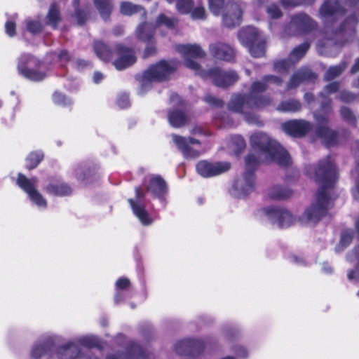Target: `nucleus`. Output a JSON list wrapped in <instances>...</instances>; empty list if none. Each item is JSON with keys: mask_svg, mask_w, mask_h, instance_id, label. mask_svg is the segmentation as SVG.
<instances>
[{"mask_svg": "<svg viewBox=\"0 0 359 359\" xmlns=\"http://www.w3.org/2000/svg\"><path fill=\"white\" fill-rule=\"evenodd\" d=\"M309 175L318 184L319 189L313 201L305 210L300 219L302 223L313 225L325 216L332 207L331 191L337 179V174L330 157H327L311 168Z\"/></svg>", "mask_w": 359, "mask_h": 359, "instance_id": "obj_1", "label": "nucleus"}, {"mask_svg": "<svg viewBox=\"0 0 359 359\" xmlns=\"http://www.w3.org/2000/svg\"><path fill=\"white\" fill-rule=\"evenodd\" d=\"M264 82L256 81L251 86L249 95L235 94L232 95L229 104V110L241 114L250 123L262 125V122L256 114V111L266 105L269 100L259 94L264 91L271 83L280 84L282 81L275 76H267Z\"/></svg>", "mask_w": 359, "mask_h": 359, "instance_id": "obj_2", "label": "nucleus"}, {"mask_svg": "<svg viewBox=\"0 0 359 359\" xmlns=\"http://www.w3.org/2000/svg\"><path fill=\"white\" fill-rule=\"evenodd\" d=\"M250 143L253 150L258 153L255 156L251 153L245 158L248 169L255 168L259 163L274 161L280 165L290 163V157L287 152L276 141L270 139L265 133H256L250 137Z\"/></svg>", "mask_w": 359, "mask_h": 359, "instance_id": "obj_3", "label": "nucleus"}, {"mask_svg": "<svg viewBox=\"0 0 359 359\" xmlns=\"http://www.w3.org/2000/svg\"><path fill=\"white\" fill-rule=\"evenodd\" d=\"M177 50L184 57V65L187 67L196 71L203 78L211 79L217 86L226 87L238 80V75L233 71L224 72L219 69L209 71L201 70L198 64L191 60V58L202 57L205 55L198 45H178Z\"/></svg>", "mask_w": 359, "mask_h": 359, "instance_id": "obj_4", "label": "nucleus"}, {"mask_svg": "<svg viewBox=\"0 0 359 359\" xmlns=\"http://www.w3.org/2000/svg\"><path fill=\"white\" fill-rule=\"evenodd\" d=\"M176 64L173 62L161 61L151 66L140 78L142 92L149 88L154 82L168 79L170 74L175 69Z\"/></svg>", "mask_w": 359, "mask_h": 359, "instance_id": "obj_5", "label": "nucleus"}, {"mask_svg": "<svg viewBox=\"0 0 359 359\" xmlns=\"http://www.w3.org/2000/svg\"><path fill=\"white\" fill-rule=\"evenodd\" d=\"M210 11L215 15L222 12L223 22L225 26L231 27L241 22L242 12L238 4H227L224 8V0H208Z\"/></svg>", "mask_w": 359, "mask_h": 359, "instance_id": "obj_6", "label": "nucleus"}, {"mask_svg": "<svg viewBox=\"0 0 359 359\" xmlns=\"http://www.w3.org/2000/svg\"><path fill=\"white\" fill-rule=\"evenodd\" d=\"M19 73L31 81H41L45 76L42 72L43 67L34 57L29 55H22L18 65Z\"/></svg>", "mask_w": 359, "mask_h": 359, "instance_id": "obj_7", "label": "nucleus"}, {"mask_svg": "<svg viewBox=\"0 0 359 359\" xmlns=\"http://www.w3.org/2000/svg\"><path fill=\"white\" fill-rule=\"evenodd\" d=\"M146 194L142 188L135 189V197L128 199L135 216L144 226L151 225L156 219L146 209Z\"/></svg>", "mask_w": 359, "mask_h": 359, "instance_id": "obj_8", "label": "nucleus"}, {"mask_svg": "<svg viewBox=\"0 0 359 359\" xmlns=\"http://www.w3.org/2000/svg\"><path fill=\"white\" fill-rule=\"evenodd\" d=\"M241 43L249 48L252 56L259 57L264 54V46L262 43H257L259 40V32L252 27L242 29L238 33Z\"/></svg>", "mask_w": 359, "mask_h": 359, "instance_id": "obj_9", "label": "nucleus"}, {"mask_svg": "<svg viewBox=\"0 0 359 359\" xmlns=\"http://www.w3.org/2000/svg\"><path fill=\"white\" fill-rule=\"evenodd\" d=\"M37 180L35 177L28 179L22 174H19L17 179L18 185L28 195L30 201L39 208L44 209L47 203L43 196L36 189Z\"/></svg>", "mask_w": 359, "mask_h": 359, "instance_id": "obj_10", "label": "nucleus"}, {"mask_svg": "<svg viewBox=\"0 0 359 359\" xmlns=\"http://www.w3.org/2000/svg\"><path fill=\"white\" fill-rule=\"evenodd\" d=\"M262 213L273 224L280 227H287L294 221L291 213L285 209L267 207L262 210Z\"/></svg>", "mask_w": 359, "mask_h": 359, "instance_id": "obj_11", "label": "nucleus"}, {"mask_svg": "<svg viewBox=\"0 0 359 359\" xmlns=\"http://www.w3.org/2000/svg\"><path fill=\"white\" fill-rule=\"evenodd\" d=\"M255 189V179L251 171H247L233 183L232 194L236 197H243L252 193Z\"/></svg>", "mask_w": 359, "mask_h": 359, "instance_id": "obj_12", "label": "nucleus"}, {"mask_svg": "<svg viewBox=\"0 0 359 359\" xmlns=\"http://www.w3.org/2000/svg\"><path fill=\"white\" fill-rule=\"evenodd\" d=\"M172 139L175 145L182 152L185 158L194 159L200 156L201 151L191 147V145H199L198 140L192 137L185 138L177 135H172Z\"/></svg>", "mask_w": 359, "mask_h": 359, "instance_id": "obj_13", "label": "nucleus"}, {"mask_svg": "<svg viewBox=\"0 0 359 359\" xmlns=\"http://www.w3.org/2000/svg\"><path fill=\"white\" fill-rule=\"evenodd\" d=\"M230 167L231 165L228 162L210 163L201 161L197 163L196 170L203 177H211L226 172Z\"/></svg>", "mask_w": 359, "mask_h": 359, "instance_id": "obj_14", "label": "nucleus"}, {"mask_svg": "<svg viewBox=\"0 0 359 359\" xmlns=\"http://www.w3.org/2000/svg\"><path fill=\"white\" fill-rule=\"evenodd\" d=\"M309 47L308 43H304L295 48L290 55V61L281 60L276 62L273 66L274 70L280 73L287 72L294 62L299 61L305 55Z\"/></svg>", "mask_w": 359, "mask_h": 359, "instance_id": "obj_15", "label": "nucleus"}, {"mask_svg": "<svg viewBox=\"0 0 359 359\" xmlns=\"http://www.w3.org/2000/svg\"><path fill=\"white\" fill-rule=\"evenodd\" d=\"M144 184L147 193L159 199L163 206H165V195L167 192L165 182L160 177L149 176L145 179Z\"/></svg>", "mask_w": 359, "mask_h": 359, "instance_id": "obj_16", "label": "nucleus"}, {"mask_svg": "<svg viewBox=\"0 0 359 359\" xmlns=\"http://www.w3.org/2000/svg\"><path fill=\"white\" fill-rule=\"evenodd\" d=\"M283 130L290 135L300 137L305 135L311 128L309 123L303 120H293L282 125Z\"/></svg>", "mask_w": 359, "mask_h": 359, "instance_id": "obj_17", "label": "nucleus"}, {"mask_svg": "<svg viewBox=\"0 0 359 359\" xmlns=\"http://www.w3.org/2000/svg\"><path fill=\"white\" fill-rule=\"evenodd\" d=\"M116 54L118 57L114 60V65L118 70L123 69L135 62V57L131 50L117 46Z\"/></svg>", "mask_w": 359, "mask_h": 359, "instance_id": "obj_18", "label": "nucleus"}, {"mask_svg": "<svg viewBox=\"0 0 359 359\" xmlns=\"http://www.w3.org/2000/svg\"><path fill=\"white\" fill-rule=\"evenodd\" d=\"M210 50L211 54L217 60L230 61L235 55L233 49L222 43H217L210 45Z\"/></svg>", "mask_w": 359, "mask_h": 359, "instance_id": "obj_19", "label": "nucleus"}, {"mask_svg": "<svg viewBox=\"0 0 359 359\" xmlns=\"http://www.w3.org/2000/svg\"><path fill=\"white\" fill-rule=\"evenodd\" d=\"M313 27V22L306 14H299L292 18L289 29L294 32H306Z\"/></svg>", "mask_w": 359, "mask_h": 359, "instance_id": "obj_20", "label": "nucleus"}, {"mask_svg": "<svg viewBox=\"0 0 359 359\" xmlns=\"http://www.w3.org/2000/svg\"><path fill=\"white\" fill-rule=\"evenodd\" d=\"M245 148V142L241 135H233L226 142V150L229 154L238 155Z\"/></svg>", "mask_w": 359, "mask_h": 359, "instance_id": "obj_21", "label": "nucleus"}, {"mask_svg": "<svg viewBox=\"0 0 359 359\" xmlns=\"http://www.w3.org/2000/svg\"><path fill=\"white\" fill-rule=\"evenodd\" d=\"M46 191L50 194L62 196L70 194L72 189L65 183L53 182L47 187Z\"/></svg>", "mask_w": 359, "mask_h": 359, "instance_id": "obj_22", "label": "nucleus"}, {"mask_svg": "<svg viewBox=\"0 0 359 359\" xmlns=\"http://www.w3.org/2000/svg\"><path fill=\"white\" fill-rule=\"evenodd\" d=\"M313 77V74L309 69H301L294 74L287 84L288 88L297 87L304 80H309Z\"/></svg>", "mask_w": 359, "mask_h": 359, "instance_id": "obj_23", "label": "nucleus"}, {"mask_svg": "<svg viewBox=\"0 0 359 359\" xmlns=\"http://www.w3.org/2000/svg\"><path fill=\"white\" fill-rule=\"evenodd\" d=\"M292 194L291 189L280 185H275L269 190V196L273 199H285Z\"/></svg>", "mask_w": 359, "mask_h": 359, "instance_id": "obj_24", "label": "nucleus"}, {"mask_svg": "<svg viewBox=\"0 0 359 359\" xmlns=\"http://www.w3.org/2000/svg\"><path fill=\"white\" fill-rule=\"evenodd\" d=\"M137 34L143 41H150L154 35V27L149 23L141 24L137 29Z\"/></svg>", "mask_w": 359, "mask_h": 359, "instance_id": "obj_25", "label": "nucleus"}, {"mask_svg": "<svg viewBox=\"0 0 359 359\" xmlns=\"http://www.w3.org/2000/svg\"><path fill=\"white\" fill-rule=\"evenodd\" d=\"M94 49L97 57L103 61H109L112 59L113 53L107 46L100 41H96Z\"/></svg>", "mask_w": 359, "mask_h": 359, "instance_id": "obj_26", "label": "nucleus"}, {"mask_svg": "<svg viewBox=\"0 0 359 359\" xmlns=\"http://www.w3.org/2000/svg\"><path fill=\"white\" fill-rule=\"evenodd\" d=\"M357 22L356 18H350L346 20L341 25L340 29L337 32L338 37H344L346 36H352L354 33V27Z\"/></svg>", "mask_w": 359, "mask_h": 359, "instance_id": "obj_27", "label": "nucleus"}, {"mask_svg": "<svg viewBox=\"0 0 359 359\" xmlns=\"http://www.w3.org/2000/svg\"><path fill=\"white\" fill-rule=\"evenodd\" d=\"M318 135L327 146L334 144L336 142V133L326 126H322L318 129Z\"/></svg>", "mask_w": 359, "mask_h": 359, "instance_id": "obj_28", "label": "nucleus"}, {"mask_svg": "<svg viewBox=\"0 0 359 359\" xmlns=\"http://www.w3.org/2000/svg\"><path fill=\"white\" fill-rule=\"evenodd\" d=\"M120 11L123 15H131L138 12H141L143 15H145V12L141 6L128 1H123L121 4Z\"/></svg>", "mask_w": 359, "mask_h": 359, "instance_id": "obj_29", "label": "nucleus"}, {"mask_svg": "<svg viewBox=\"0 0 359 359\" xmlns=\"http://www.w3.org/2000/svg\"><path fill=\"white\" fill-rule=\"evenodd\" d=\"M168 119L170 123L173 127L176 128L184 126L186 122V116L184 114L182 111L178 110L170 112L168 115Z\"/></svg>", "mask_w": 359, "mask_h": 359, "instance_id": "obj_30", "label": "nucleus"}, {"mask_svg": "<svg viewBox=\"0 0 359 359\" xmlns=\"http://www.w3.org/2000/svg\"><path fill=\"white\" fill-rule=\"evenodd\" d=\"M348 259L350 261H354V259H356L358 262L355 270L348 272V278L351 281L359 282V246L355 249L352 254L348 255Z\"/></svg>", "mask_w": 359, "mask_h": 359, "instance_id": "obj_31", "label": "nucleus"}, {"mask_svg": "<svg viewBox=\"0 0 359 359\" xmlns=\"http://www.w3.org/2000/svg\"><path fill=\"white\" fill-rule=\"evenodd\" d=\"M333 5L330 1H326L321 7L320 14L322 18H327L337 13L341 12V8L339 6H337V4L334 3Z\"/></svg>", "mask_w": 359, "mask_h": 359, "instance_id": "obj_32", "label": "nucleus"}, {"mask_svg": "<svg viewBox=\"0 0 359 359\" xmlns=\"http://www.w3.org/2000/svg\"><path fill=\"white\" fill-rule=\"evenodd\" d=\"M94 2L102 17L104 20L107 19L111 10V4L110 0H94Z\"/></svg>", "mask_w": 359, "mask_h": 359, "instance_id": "obj_33", "label": "nucleus"}, {"mask_svg": "<svg viewBox=\"0 0 359 359\" xmlns=\"http://www.w3.org/2000/svg\"><path fill=\"white\" fill-rule=\"evenodd\" d=\"M301 109V104L297 100L285 101L280 103L277 109L285 112H296Z\"/></svg>", "mask_w": 359, "mask_h": 359, "instance_id": "obj_34", "label": "nucleus"}, {"mask_svg": "<svg viewBox=\"0 0 359 359\" xmlns=\"http://www.w3.org/2000/svg\"><path fill=\"white\" fill-rule=\"evenodd\" d=\"M177 24V20L174 18H168L164 14H161L158 16L156 21V27H165L168 29H172Z\"/></svg>", "mask_w": 359, "mask_h": 359, "instance_id": "obj_35", "label": "nucleus"}, {"mask_svg": "<svg viewBox=\"0 0 359 359\" xmlns=\"http://www.w3.org/2000/svg\"><path fill=\"white\" fill-rule=\"evenodd\" d=\"M43 155L41 151H34L29 154L26 158V166L28 169L36 168L43 159Z\"/></svg>", "mask_w": 359, "mask_h": 359, "instance_id": "obj_36", "label": "nucleus"}, {"mask_svg": "<svg viewBox=\"0 0 359 359\" xmlns=\"http://www.w3.org/2000/svg\"><path fill=\"white\" fill-rule=\"evenodd\" d=\"M60 13L55 5H52L47 15V24L55 28L60 21Z\"/></svg>", "mask_w": 359, "mask_h": 359, "instance_id": "obj_37", "label": "nucleus"}, {"mask_svg": "<svg viewBox=\"0 0 359 359\" xmlns=\"http://www.w3.org/2000/svg\"><path fill=\"white\" fill-rule=\"evenodd\" d=\"M194 2L192 0H177L176 8L179 13L188 14L191 13Z\"/></svg>", "mask_w": 359, "mask_h": 359, "instance_id": "obj_38", "label": "nucleus"}, {"mask_svg": "<svg viewBox=\"0 0 359 359\" xmlns=\"http://www.w3.org/2000/svg\"><path fill=\"white\" fill-rule=\"evenodd\" d=\"M321 108L322 114L320 112L315 114V118L318 123H323L326 122L328 117V114L330 111V109L327 103H326L325 100L322 103Z\"/></svg>", "mask_w": 359, "mask_h": 359, "instance_id": "obj_39", "label": "nucleus"}, {"mask_svg": "<svg viewBox=\"0 0 359 359\" xmlns=\"http://www.w3.org/2000/svg\"><path fill=\"white\" fill-rule=\"evenodd\" d=\"M130 285V281L128 278H121L116 283V294L114 297V301L118 303L121 301V293L118 292L120 290H125Z\"/></svg>", "mask_w": 359, "mask_h": 359, "instance_id": "obj_40", "label": "nucleus"}, {"mask_svg": "<svg viewBox=\"0 0 359 359\" xmlns=\"http://www.w3.org/2000/svg\"><path fill=\"white\" fill-rule=\"evenodd\" d=\"M353 238L352 231L349 230L344 231L341 237L339 245L336 248L337 251L342 250L351 241Z\"/></svg>", "mask_w": 359, "mask_h": 359, "instance_id": "obj_41", "label": "nucleus"}, {"mask_svg": "<svg viewBox=\"0 0 359 359\" xmlns=\"http://www.w3.org/2000/svg\"><path fill=\"white\" fill-rule=\"evenodd\" d=\"M53 102L60 106H68L72 104V100L60 93L55 92L53 95Z\"/></svg>", "mask_w": 359, "mask_h": 359, "instance_id": "obj_42", "label": "nucleus"}, {"mask_svg": "<svg viewBox=\"0 0 359 359\" xmlns=\"http://www.w3.org/2000/svg\"><path fill=\"white\" fill-rule=\"evenodd\" d=\"M189 14L191 15V17L194 20H203L205 18L206 13L205 10L203 6H194L191 8V13Z\"/></svg>", "mask_w": 359, "mask_h": 359, "instance_id": "obj_43", "label": "nucleus"}, {"mask_svg": "<svg viewBox=\"0 0 359 359\" xmlns=\"http://www.w3.org/2000/svg\"><path fill=\"white\" fill-rule=\"evenodd\" d=\"M72 344L74 345L76 348L74 351H77V345H82L87 347H91L96 344V339L93 336H85L79 338L76 341V344L72 343Z\"/></svg>", "mask_w": 359, "mask_h": 359, "instance_id": "obj_44", "label": "nucleus"}, {"mask_svg": "<svg viewBox=\"0 0 359 359\" xmlns=\"http://www.w3.org/2000/svg\"><path fill=\"white\" fill-rule=\"evenodd\" d=\"M344 67L341 65L331 67L327 71L325 78L327 80H332L334 77L339 76L344 70Z\"/></svg>", "mask_w": 359, "mask_h": 359, "instance_id": "obj_45", "label": "nucleus"}, {"mask_svg": "<svg viewBox=\"0 0 359 359\" xmlns=\"http://www.w3.org/2000/svg\"><path fill=\"white\" fill-rule=\"evenodd\" d=\"M27 29L30 32L36 33L41 29V25L36 20H28Z\"/></svg>", "mask_w": 359, "mask_h": 359, "instance_id": "obj_46", "label": "nucleus"}, {"mask_svg": "<svg viewBox=\"0 0 359 359\" xmlns=\"http://www.w3.org/2000/svg\"><path fill=\"white\" fill-rule=\"evenodd\" d=\"M76 349V346L73 344H68L67 346L62 348L60 351V359H64V357L69 356L70 354L73 353Z\"/></svg>", "mask_w": 359, "mask_h": 359, "instance_id": "obj_47", "label": "nucleus"}, {"mask_svg": "<svg viewBox=\"0 0 359 359\" xmlns=\"http://www.w3.org/2000/svg\"><path fill=\"white\" fill-rule=\"evenodd\" d=\"M54 59H57L61 65H63L67 61H69L70 56L66 50H61L59 53L54 54Z\"/></svg>", "mask_w": 359, "mask_h": 359, "instance_id": "obj_48", "label": "nucleus"}, {"mask_svg": "<svg viewBox=\"0 0 359 359\" xmlns=\"http://www.w3.org/2000/svg\"><path fill=\"white\" fill-rule=\"evenodd\" d=\"M314 0H296L295 1L290 0H283L282 4L284 7L295 6L301 4H311Z\"/></svg>", "mask_w": 359, "mask_h": 359, "instance_id": "obj_49", "label": "nucleus"}, {"mask_svg": "<svg viewBox=\"0 0 359 359\" xmlns=\"http://www.w3.org/2000/svg\"><path fill=\"white\" fill-rule=\"evenodd\" d=\"M205 101L212 105V106H214V107H221L223 105V102L222 100L212 96V95H206L204 98Z\"/></svg>", "mask_w": 359, "mask_h": 359, "instance_id": "obj_50", "label": "nucleus"}, {"mask_svg": "<svg viewBox=\"0 0 359 359\" xmlns=\"http://www.w3.org/2000/svg\"><path fill=\"white\" fill-rule=\"evenodd\" d=\"M339 90V85L336 83H332L327 85L323 92L321 93L322 97H325L329 94L337 92Z\"/></svg>", "mask_w": 359, "mask_h": 359, "instance_id": "obj_51", "label": "nucleus"}, {"mask_svg": "<svg viewBox=\"0 0 359 359\" xmlns=\"http://www.w3.org/2000/svg\"><path fill=\"white\" fill-rule=\"evenodd\" d=\"M353 175L357 176V182L355 187L353 189V195L354 198L359 201V163L357 165L355 171L353 172Z\"/></svg>", "mask_w": 359, "mask_h": 359, "instance_id": "obj_52", "label": "nucleus"}, {"mask_svg": "<svg viewBox=\"0 0 359 359\" xmlns=\"http://www.w3.org/2000/svg\"><path fill=\"white\" fill-rule=\"evenodd\" d=\"M267 12L271 18H278L281 15V12L279 8L275 6L272 5L269 6L267 9Z\"/></svg>", "mask_w": 359, "mask_h": 359, "instance_id": "obj_53", "label": "nucleus"}, {"mask_svg": "<svg viewBox=\"0 0 359 359\" xmlns=\"http://www.w3.org/2000/svg\"><path fill=\"white\" fill-rule=\"evenodd\" d=\"M339 98L343 102H349L353 101L355 99V97L353 94L346 92V91H341L339 93Z\"/></svg>", "mask_w": 359, "mask_h": 359, "instance_id": "obj_54", "label": "nucleus"}, {"mask_svg": "<svg viewBox=\"0 0 359 359\" xmlns=\"http://www.w3.org/2000/svg\"><path fill=\"white\" fill-rule=\"evenodd\" d=\"M235 353L238 358H245L248 355V350L243 346H238L235 350Z\"/></svg>", "mask_w": 359, "mask_h": 359, "instance_id": "obj_55", "label": "nucleus"}, {"mask_svg": "<svg viewBox=\"0 0 359 359\" xmlns=\"http://www.w3.org/2000/svg\"><path fill=\"white\" fill-rule=\"evenodd\" d=\"M6 32L8 35L13 36L15 35V25L12 21H8L5 25Z\"/></svg>", "mask_w": 359, "mask_h": 359, "instance_id": "obj_56", "label": "nucleus"}, {"mask_svg": "<svg viewBox=\"0 0 359 359\" xmlns=\"http://www.w3.org/2000/svg\"><path fill=\"white\" fill-rule=\"evenodd\" d=\"M118 104L121 108H126L129 105V97L127 95H121L118 100Z\"/></svg>", "mask_w": 359, "mask_h": 359, "instance_id": "obj_57", "label": "nucleus"}, {"mask_svg": "<svg viewBox=\"0 0 359 359\" xmlns=\"http://www.w3.org/2000/svg\"><path fill=\"white\" fill-rule=\"evenodd\" d=\"M43 351V347L42 346H35L32 351V355L35 358L39 357Z\"/></svg>", "mask_w": 359, "mask_h": 359, "instance_id": "obj_58", "label": "nucleus"}, {"mask_svg": "<svg viewBox=\"0 0 359 359\" xmlns=\"http://www.w3.org/2000/svg\"><path fill=\"white\" fill-rule=\"evenodd\" d=\"M341 114L344 118L348 120H351L352 118V114L348 108H342L341 109Z\"/></svg>", "mask_w": 359, "mask_h": 359, "instance_id": "obj_59", "label": "nucleus"}, {"mask_svg": "<svg viewBox=\"0 0 359 359\" xmlns=\"http://www.w3.org/2000/svg\"><path fill=\"white\" fill-rule=\"evenodd\" d=\"M156 51V48L154 45L151 44L147 47L144 50V57H147L154 54Z\"/></svg>", "mask_w": 359, "mask_h": 359, "instance_id": "obj_60", "label": "nucleus"}, {"mask_svg": "<svg viewBox=\"0 0 359 359\" xmlns=\"http://www.w3.org/2000/svg\"><path fill=\"white\" fill-rule=\"evenodd\" d=\"M103 79L104 75L102 73L99 72H96L94 73L93 81L95 83H99L101 81H102Z\"/></svg>", "mask_w": 359, "mask_h": 359, "instance_id": "obj_61", "label": "nucleus"}, {"mask_svg": "<svg viewBox=\"0 0 359 359\" xmlns=\"http://www.w3.org/2000/svg\"><path fill=\"white\" fill-rule=\"evenodd\" d=\"M322 270L325 273H330L332 272V268L329 264H324Z\"/></svg>", "mask_w": 359, "mask_h": 359, "instance_id": "obj_62", "label": "nucleus"}, {"mask_svg": "<svg viewBox=\"0 0 359 359\" xmlns=\"http://www.w3.org/2000/svg\"><path fill=\"white\" fill-rule=\"evenodd\" d=\"M292 261L297 264H302L304 262L302 258H298L297 256H292Z\"/></svg>", "mask_w": 359, "mask_h": 359, "instance_id": "obj_63", "label": "nucleus"}, {"mask_svg": "<svg viewBox=\"0 0 359 359\" xmlns=\"http://www.w3.org/2000/svg\"><path fill=\"white\" fill-rule=\"evenodd\" d=\"M352 72H356L359 71V58L356 60L355 65L352 67Z\"/></svg>", "mask_w": 359, "mask_h": 359, "instance_id": "obj_64", "label": "nucleus"}]
</instances>
